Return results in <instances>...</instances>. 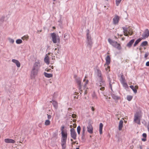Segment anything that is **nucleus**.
I'll return each instance as SVG.
<instances>
[{"instance_id":"53","label":"nucleus","mask_w":149,"mask_h":149,"mask_svg":"<svg viewBox=\"0 0 149 149\" xmlns=\"http://www.w3.org/2000/svg\"><path fill=\"white\" fill-rule=\"evenodd\" d=\"M91 109L93 111H94V108L93 107H92L91 108Z\"/></svg>"},{"instance_id":"61","label":"nucleus","mask_w":149,"mask_h":149,"mask_svg":"<svg viewBox=\"0 0 149 149\" xmlns=\"http://www.w3.org/2000/svg\"><path fill=\"white\" fill-rule=\"evenodd\" d=\"M76 149H79V148H77Z\"/></svg>"},{"instance_id":"51","label":"nucleus","mask_w":149,"mask_h":149,"mask_svg":"<svg viewBox=\"0 0 149 149\" xmlns=\"http://www.w3.org/2000/svg\"><path fill=\"white\" fill-rule=\"evenodd\" d=\"M149 55V53L148 52H146L145 56H148Z\"/></svg>"},{"instance_id":"1","label":"nucleus","mask_w":149,"mask_h":149,"mask_svg":"<svg viewBox=\"0 0 149 149\" xmlns=\"http://www.w3.org/2000/svg\"><path fill=\"white\" fill-rule=\"evenodd\" d=\"M97 76L98 77V79L100 82V87L98 90V92L99 94L101 93L104 96H105V94L103 92L105 88L104 86H105V81L103 80L102 77V76L101 72L99 70H97Z\"/></svg>"},{"instance_id":"19","label":"nucleus","mask_w":149,"mask_h":149,"mask_svg":"<svg viewBox=\"0 0 149 149\" xmlns=\"http://www.w3.org/2000/svg\"><path fill=\"white\" fill-rule=\"evenodd\" d=\"M62 134V139L66 140L67 138V134L62 132H61Z\"/></svg>"},{"instance_id":"63","label":"nucleus","mask_w":149,"mask_h":149,"mask_svg":"<svg viewBox=\"0 0 149 149\" xmlns=\"http://www.w3.org/2000/svg\"><path fill=\"white\" fill-rule=\"evenodd\" d=\"M71 141H73V140L72 139H71Z\"/></svg>"},{"instance_id":"24","label":"nucleus","mask_w":149,"mask_h":149,"mask_svg":"<svg viewBox=\"0 0 149 149\" xmlns=\"http://www.w3.org/2000/svg\"><path fill=\"white\" fill-rule=\"evenodd\" d=\"M45 76L47 78H51L52 77L53 75L52 74L47 73L46 72H44V73Z\"/></svg>"},{"instance_id":"14","label":"nucleus","mask_w":149,"mask_h":149,"mask_svg":"<svg viewBox=\"0 0 149 149\" xmlns=\"http://www.w3.org/2000/svg\"><path fill=\"white\" fill-rule=\"evenodd\" d=\"M134 41L135 40L134 39H132L130 40L127 44L126 47L129 48H130L134 43Z\"/></svg>"},{"instance_id":"58","label":"nucleus","mask_w":149,"mask_h":149,"mask_svg":"<svg viewBox=\"0 0 149 149\" xmlns=\"http://www.w3.org/2000/svg\"><path fill=\"white\" fill-rule=\"evenodd\" d=\"M86 77H87L86 76L85 77V78H86ZM85 81V79H84V80H83V81Z\"/></svg>"},{"instance_id":"6","label":"nucleus","mask_w":149,"mask_h":149,"mask_svg":"<svg viewBox=\"0 0 149 149\" xmlns=\"http://www.w3.org/2000/svg\"><path fill=\"white\" fill-rule=\"evenodd\" d=\"M52 41L54 43H56L57 42H59L60 41L59 37L57 36L55 33H53L51 34Z\"/></svg>"},{"instance_id":"4","label":"nucleus","mask_w":149,"mask_h":149,"mask_svg":"<svg viewBox=\"0 0 149 149\" xmlns=\"http://www.w3.org/2000/svg\"><path fill=\"white\" fill-rule=\"evenodd\" d=\"M141 116L139 112H136L134 115V121L138 124L140 125L141 124L140 120Z\"/></svg>"},{"instance_id":"55","label":"nucleus","mask_w":149,"mask_h":149,"mask_svg":"<svg viewBox=\"0 0 149 149\" xmlns=\"http://www.w3.org/2000/svg\"><path fill=\"white\" fill-rule=\"evenodd\" d=\"M46 70L47 71V72H49V71H50V70H51V69H47V70Z\"/></svg>"},{"instance_id":"36","label":"nucleus","mask_w":149,"mask_h":149,"mask_svg":"<svg viewBox=\"0 0 149 149\" xmlns=\"http://www.w3.org/2000/svg\"><path fill=\"white\" fill-rule=\"evenodd\" d=\"M66 140L62 139L61 140V145H65L66 144Z\"/></svg>"},{"instance_id":"52","label":"nucleus","mask_w":149,"mask_h":149,"mask_svg":"<svg viewBox=\"0 0 149 149\" xmlns=\"http://www.w3.org/2000/svg\"><path fill=\"white\" fill-rule=\"evenodd\" d=\"M147 128H148V131H149V122L148 123V126H147Z\"/></svg>"},{"instance_id":"31","label":"nucleus","mask_w":149,"mask_h":149,"mask_svg":"<svg viewBox=\"0 0 149 149\" xmlns=\"http://www.w3.org/2000/svg\"><path fill=\"white\" fill-rule=\"evenodd\" d=\"M92 98L93 99H97V97L95 92H93L92 94Z\"/></svg>"},{"instance_id":"18","label":"nucleus","mask_w":149,"mask_h":149,"mask_svg":"<svg viewBox=\"0 0 149 149\" xmlns=\"http://www.w3.org/2000/svg\"><path fill=\"white\" fill-rule=\"evenodd\" d=\"M123 120H120L118 125V130L120 131L122 130V128L123 127Z\"/></svg>"},{"instance_id":"30","label":"nucleus","mask_w":149,"mask_h":149,"mask_svg":"<svg viewBox=\"0 0 149 149\" xmlns=\"http://www.w3.org/2000/svg\"><path fill=\"white\" fill-rule=\"evenodd\" d=\"M148 42L147 41L143 42L141 44V46L142 47L146 46L148 45Z\"/></svg>"},{"instance_id":"5","label":"nucleus","mask_w":149,"mask_h":149,"mask_svg":"<svg viewBox=\"0 0 149 149\" xmlns=\"http://www.w3.org/2000/svg\"><path fill=\"white\" fill-rule=\"evenodd\" d=\"M86 36L87 39V45L90 48L93 44V42L92 41L91 37L89 34V30H88Z\"/></svg>"},{"instance_id":"22","label":"nucleus","mask_w":149,"mask_h":149,"mask_svg":"<svg viewBox=\"0 0 149 149\" xmlns=\"http://www.w3.org/2000/svg\"><path fill=\"white\" fill-rule=\"evenodd\" d=\"M106 64L108 65L110 63V56H107L106 58Z\"/></svg>"},{"instance_id":"43","label":"nucleus","mask_w":149,"mask_h":149,"mask_svg":"<svg viewBox=\"0 0 149 149\" xmlns=\"http://www.w3.org/2000/svg\"><path fill=\"white\" fill-rule=\"evenodd\" d=\"M47 118L48 119V120L52 118V116L50 115H49L48 114H47Z\"/></svg>"},{"instance_id":"12","label":"nucleus","mask_w":149,"mask_h":149,"mask_svg":"<svg viewBox=\"0 0 149 149\" xmlns=\"http://www.w3.org/2000/svg\"><path fill=\"white\" fill-rule=\"evenodd\" d=\"M107 79L109 83L110 87L111 88V90L112 91V85L114 83V80L113 79V80L112 81V79H111V78L109 76H108Z\"/></svg>"},{"instance_id":"62","label":"nucleus","mask_w":149,"mask_h":149,"mask_svg":"<svg viewBox=\"0 0 149 149\" xmlns=\"http://www.w3.org/2000/svg\"><path fill=\"white\" fill-rule=\"evenodd\" d=\"M84 94H86V91H85V92H84Z\"/></svg>"},{"instance_id":"57","label":"nucleus","mask_w":149,"mask_h":149,"mask_svg":"<svg viewBox=\"0 0 149 149\" xmlns=\"http://www.w3.org/2000/svg\"><path fill=\"white\" fill-rule=\"evenodd\" d=\"M125 39V38L123 37L122 38V40H124Z\"/></svg>"},{"instance_id":"7","label":"nucleus","mask_w":149,"mask_h":149,"mask_svg":"<svg viewBox=\"0 0 149 149\" xmlns=\"http://www.w3.org/2000/svg\"><path fill=\"white\" fill-rule=\"evenodd\" d=\"M39 71V70H38L34 69L33 68L31 73L30 76L31 78V79H35L36 76L38 74Z\"/></svg>"},{"instance_id":"41","label":"nucleus","mask_w":149,"mask_h":149,"mask_svg":"<svg viewBox=\"0 0 149 149\" xmlns=\"http://www.w3.org/2000/svg\"><path fill=\"white\" fill-rule=\"evenodd\" d=\"M88 80H86V82L84 84V88H86V85L88 83Z\"/></svg>"},{"instance_id":"48","label":"nucleus","mask_w":149,"mask_h":149,"mask_svg":"<svg viewBox=\"0 0 149 149\" xmlns=\"http://www.w3.org/2000/svg\"><path fill=\"white\" fill-rule=\"evenodd\" d=\"M62 146V149H65L66 148L65 145H61Z\"/></svg>"},{"instance_id":"15","label":"nucleus","mask_w":149,"mask_h":149,"mask_svg":"<svg viewBox=\"0 0 149 149\" xmlns=\"http://www.w3.org/2000/svg\"><path fill=\"white\" fill-rule=\"evenodd\" d=\"M4 141L7 143H14L15 142V141L14 140L9 139H5Z\"/></svg>"},{"instance_id":"39","label":"nucleus","mask_w":149,"mask_h":149,"mask_svg":"<svg viewBox=\"0 0 149 149\" xmlns=\"http://www.w3.org/2000/svg\"><path fill=\"white\" fill-rule=\"evenodd\" d=\"M122 0H116V3L117 6H118L121 2Z\"/></svg>"},{"instance_id":"27","label":"nucleus","mask_w":149,"mask_h":149,"mask_svg":"<svg viewBox=\"0 0 149 149\" xmlns=\"http://www.w3.org/2000/svg\"><path fill=\"white\" fill-rule=\"evenodd\" d=\"M76 81L77 82V84L78 85L79 87L81 89V80L80 78H78L76 79Z\"/></svg>"},{"instance_id":"16","label":"nucleus","mask_w":149,"mask_h":149,"mask_svg":"<svg viewBox=\"0 0 149 149\" xmlns=\"http://www.w3.org/2000/svg\"><path fill=\"white\" fill-rule=\"evenodd\" d=\"M88 131L90 134L93 133V128L92 125L91 124H89L87 127Z\"/></svg>"},{"instance_id":"38","label":"nucleus","mask_w":149,"mask_h":149,"mask_svg":"<svg viewBox=\"0 0 149 149\" xmlns=\"http://www.w3.org/2000/svg\"><path fill=\"white\" fill-rule=\"evenodd\" d=\"M122 84H123V86L125 88V89L128 88V86L127 84L125 82Z\"/></svg>"},{"instance_id":"11","label":"nucleus","mask_w":149,"mask_h":149,"mask_svg":"<svg viewBox=\"0 0 149 149\" xmlns=\"http://www.w3.org/2000/svg\"><path fill=\"white\" fill-rule=\"evenodd\" d=\"M120 19V17L117 15H116L113 19V23L115 24H118Z\"/></svg>"},{"instance_id":"20","label":"nucleus","mask_w":149,"mask_h":149,"mask_svg":"<svg viewBox=\"0 0 149 149\" xmlns=\"http://www.w3.org/2000/svg\"><path fill=\"white\" fill-rule=\"evenodd\" d=\"M52 102V104L56 109H57L58 107V103L56 101L54 100H52V101L50 102Z\"/></svg>"},{"instance_id":"34","label":"nucleus","mask_w":149,"mask_h":149,"mask_svg":"<svg viewBox=\"0 0 149 149\" xmlns=\"http://www.w3.org/2000/svg\"><path fill=\"white\" fill-rule=\"evenodd\" d=\"M8 40L9 41V42L12 44H13L14 42V40L10 38H8Z\"/></svg>"},{"instance_id":"25","label":"nucleus","mask_w":149,"mask_h":149,"mask_svg":"<svg viewBox=\"0 0 149 149\" xmlns=\"http://www.w3.org/2000/svg\"><path fill=\"white\" fill-rule=\"evenodd\" d=\"M111 95L113 98L115 100H118L120 98L119 97L117 96L115 94H112Z\"/></svg>"},{"instance_id":"44","label":"nucleus","mask_w":149,"mask_h":149,"mask_svg":"<svg viewBox=\"0 0 149 149\" xmlns=\"http://www.w3.org/2000/svg\"><path fill=\"white\" fill-rule=\"evenodd\" d=\"M105 70L108 72L109 71V67L108 66H107V68H105Z\"/></svg>"},{"instance_id":"35","label":"nucleus","mask_w":149,"mask_h":149,"mask_svg":"<svg viewBox=\"0 0 149 149\" xmlns=\"http://www.w3.org/2000/svg\"><path fill=\"white\" fill-rule=\"evenodd\" d=\"M29 38V36L28 35L24 36L22 37V39L23 40H27Z\"/></svg>"},{"instance_id":"23","label":"nucleus","mask_w":149,"mask_h":149,"mask_svg":"<svg viewBox=\"0 0 149 149\" xmlns=\"http://www.w3.org/2000/svg\"><path fill=\"white\" fill-rule=\"evenodd\" d=\"M142 40V39L141 38H139V39H138L137 40H136L135 41V43H134V44L133 45V46L134 47H135L136 46V45L141 41V40Z\"/></svg>"},{"instance_id":"56","label":"nucleus","mask_w":149,"mask_h":149,"mask_svg":"<svg viewBox=\"0 0 149 149\" xmlns=\"http://www.w3.org/2000/svg\"><path fill=\"white\" fill-rule=\"evenodd\" d=\"M57 134L56 133H54V135L55 136H57Z\"/></svg>"},{"instance_id":"17","label":"nucleus","mask_w":149,"mask_h":149,"mask_svg":"<svg viewBox=\"0 0 149 149\" xmlns=\"http://www.w3.org/2000/svg\"><path fill=\"white\" fill-rule=\"evenodd\" d=\"M12 61L15 64L17 67H19L20 66V63L17 60L13 59L12 60Z\"/></svg>"},{"instance_id":"21","label":"nucleus","mask_w":149,"mask_h":149,"mask_svg":"<svg viewBox=\"0 0 149 149\" xmlns=\"http://www.w3.org/2000/svg\"><path fill=\"white\" fill-rule=\"evenodd\" d=\"M44 61L45 63L47 64L48 65L49 63V56H45L44 59Z\"/></svg>"},{"instance_id":"45","label":"nucleus","mask_w":149,"mask_h":149,"mask_svg":"<svg viewBox=\"0 0 149 149\" xmlns=\"http://www.w3.org/2000/svg\"><path fill=\"white\" fill-rule=\"evenodd\" d=\"M76 115L74 114H72V116L73 118H75L76 117Z\"/></svg>"},{"instance_id":"32","label":"nucleus","mask_w":149,"mask_h":149,"mask_svg":"<svg viewBox=\"0 0 149 149\" xmlns=\"http://www.w3.org/2000/svg\"><path fill=\"white\" fill-rule=\"evenodd\" d=\"M132 96L130 95H127V100L129 101H131L132 99Z\"/></svg>"},{"instance_id":"8","label":"nucleus","mask_w":149,"mask_h":149,"mask_svg":"<svg viewBox=\"0 0 149 149\" xmlns=\"http://www.w3.org/2000/svg\"><path fill=\"white\" fill-rule=\"evenodd\" d=\"M41 65L40 61L39 60H36L34 64L33 68L39 70Z\"/></svg>"},{"instance_id":"10","label":"nucleus","mask_w":149,"mask_h":149,"mask_svg":"<svg viewBox=\"0 0 149 149\" xmlns=\"http://www.w3.org/2000/svg\"><path fill=\"white\" fill-rule=\"evenodd\" d=\"M70 134L71 137L74 139H76L77 134L74 129L72 128L70 130Z\"/></svg>"},{"instance_id":"26","label":"nucleus","mask_w":149,"mask_h":149,"mask_svg":"<svg viewBox=\"0 0 149 149\" xmlns=\"http://www.w3.org/2000/svg\"><path fill=\"white\" fill-rule=\"evenodd\" d=\"M103 127V125L102 123H100L99 125V132L101 134L102 133V130Z\"/></svg>"},{"instance_id":"33","label":"nucleus","mask_w":149,"mask_h":149,"mask_svg":"<svg viewBox=\"0 0 149 149\" xmlns=\"http://www.w3.org/2000/svg\"><path fill=\"white\" fill-rule=\"evenodd\" d=\"M81 130V128L80 126H79L77 127V130L78 134H80V132Z\"/></svg>"},{"instance_id":"46","label":"nucleus","mask_w":149,"mask_h":149,"mask_svg":"<svg viewBox=\"0 0 149 149\" xmlns=\"http://www.w3.org/2000/svg\"><path fill=\"white\" fill-rule=\"evenodd\" d=\"M64 128V126H62L61 127V132H64V130L63 129Z\"/></svg>"},{"instance_id":"2","label":"nucleus","mask_w":149,"mask_h":149,"mask_svg":"<svg viewBox=\"0 0 149 149\" xmlns=\"http://www.w3.org/2000/svg\"><path fill=\"white\" fill-rule=\"evenodd\" d=\"M124 36H131L134 33L133 29L130 26L123 27L122 28Z\"/></svg>"},{"instance_id":"28","label":"nucleus","mask_w":149,"mask_h":149,"mask_svg":"<svg viewBox=\"0 0 149 149\" xmlns=\"http://www.w3.org/2000/svg\"><path fill=\"white\" fill-rule=\"evenodd\" d=\"M125 78L123 77V75H122L121 76L120 79V82L121 84H122L123 83L125 82Z\"/></svg>"},{"instance_id":"47","label":"nucleus","mask_w":149,"mask_h":149,"mask_svg":"<svg viewBox=\"0 0 149 149\" xmlns=\"http://www.w3.org/2000/svg\"><path fill=\"white\" fill-rule=\"evenodd\" d=\"M142 136L144 138H146V133H144L143 134Z\"/></svg>"},{"instance_id":"59","label":"nucleus","mask_w":149,"mask_h":149,"mask_svg":"<svg viewBox=\"0 0 149 149\" xmlns=\"http://www.w3.org/2000/svg\"><path fill=\"white\" fill-rule=\"evenodd\" d=\"M53 29H55V27H54V26H53Z\"/></svg>"},{"instance_id":"37","label":"nucleus","mask_w":149,"mask_h":149,"mask_svg":"<svg viewBox=\"0 0 149 149\" xmlns=\"http://www.w3.org/2000/svg\"><path fill=\"white\" fill-rule=\"evenodd\" d=\"M16 43L17 44H20L22 43V41L20 39H18L16 40Z\"/></svg>"},{"instance_id":"50","label":"nucleus","mask_w":149,"mask_h":149,"mask_svg":"<svg viewBox=\"0 0 149 149\" xmlns=\"http://www.w3.org/2000/svg\"><path fill=\"white\" fill-rule=\"evenodd\" d=\"M146 66H149V61L147 62L146 63Z\"/></svg>"},{"instance_id":"3","label":"nucleus","mask_w":149,"mask_h":149,"mask_svg":"<svg viewBox=\"0 0 149 149\" xmlns=\"http://www.w3.org/2000/svg\"><path fill=\"white\" fill-rule=\"evenodd\" d=\"M108 40L109 43L115 48L118 50L121 49V47L120 44L118 43L115 41L113 40L110 38H109Z\"/></svg>"},{"instance_id":"40","label":"nucleus","mask_w":149,"mask_h":149,"mask_svg":"<svg viewBox=\"0 0 149 149\" xmlns=\"http://www.w3.org/2000/svg\"><path fill=\"white\" fill-rule=\"evenodd\" d=\"M85 130H86V129H85V127L84 126L83 127V131H82V132H83L82 133H83V135H84L85 134Z\"/></svg>"},{"instance_id":"29","label":"nucleus","mask_w":149,"mask_h":149,"mask_svg":"<svg viewBox=\"0 0 149 149\" xmlns=\"http://www.w3.org/2000/svg\"><path fill=\"white\" fill-rule=\"evenodd\" d=\"M50 121L49 120H46L45 122V125L46 126L49 125L50 124Z\"/></svg>"},{"instance_id":"49","label":"nucleus","mask_w":149,"mask_h":149,"mask_svg":"<svg viewBox=\"0 0 149 149\" xmlns=\"http://www.w3.org/2000/svg\"><path fill=\"white\" fill-rule=\"evenodd\" d=\"M141 140L142 141H146V138H142L141 139Z\"/></svg>"},{"instance_id":"60","label":"nucleus","mask_w":149,"mask_h":149,"mask_svg":"<svg viewBox=\"0 0 149 149\" xmlns=\"http://www.w3.org/2000/svg\"><path fill=\"white\" fill-rule=\"evenodd\" d=\"M53 68H54L53 66H52V68L53 69Z\"/></svg>"},{"instance_id":"64","label":"nucleus","mask_w":149,"mask_h":149,"mask_svg":"<svg viewBox=\"0 0 149 149\" xmlns=\"http://www.w3.org/2000/svg\"><path fill=\"white\" fill-rule=\"evenodd\" d=\"M122 36V35H120V36Z\"/></svg>"},{"instance_id":"9","label":"nucleus","mask_w":149,"mask_h":149,"mask_svg":"<svg viewBox=\"0 0 149 149\" xmlns=\"http://www.w3.org/2000/svg\"><path fill=\"white\" fill-rule=\"evenodd\" d=\"M142 36L141 38L142 39L148 38L149 36V30L148 29H146L142 34Z\"/></svg>"},{"instance_id":"42","label":"nucleus","mask_w":149,"mask_h":149,"mask_svg":"<svg viewBox=\"0 0 149 149\" xmlns=\"http://www.w3.org/2000/svg\"><path fill=\"white\" fill-rule=\"evenodd\" d=\"M5 18V17L4 16H2L0 19V20L1 22H3L4 21V19Z\"/></svg>"},{"instance_id":"54","label":"nucleus","mask_w":149,"mask_h":149,"mask_svg":"<svg viewBox=\"0 0 149 149\" xmlns=\"http://www.w3.org/2000/svg\"><path fill=\"white\" fill-rule=\"evenodd\" d=\"M142 48H141V47H140V48H139V50L140 51V52H142Z\"/></svg>"},{"instance_id":"13","label":"nucleus","mask_w":149,"mask_h":149,"mask_svg":"<svg viewBox=\"0 0 149 149\" xmlns=\"http://www.w3.org/2000/svg\"><path fill=\"white\" fill-rule=\"evenodd\" d=\"M130 88L132 89L135 93H136L137 92V90L138 88V86L136 85L134 86L132 85H131L130 86Z\"/></svg>"}]
</instances>
